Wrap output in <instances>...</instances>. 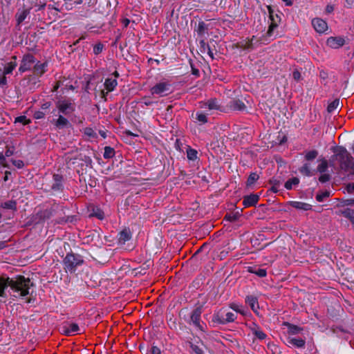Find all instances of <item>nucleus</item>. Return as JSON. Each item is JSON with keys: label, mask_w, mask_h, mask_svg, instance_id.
Listing matches in <instances>:
<instances>
[{"label": "nucleus", "mask_w": 354, "mask_h": 354, "mask_svg": "<svg viewBox=\"0 0 354 354\" xmlns=\"http://www.w3.org/2000/svg\"><path fill=\"white\" fill-rule=\"evenodd\" d=\"M10 288V295L17 299H26V303H30V299L28 297L30 295V290L33 287L29 278L22 275H17L10 278L6 275L0 277V297H6L5 290Z\"/></svg>", "instance_id": "1"}, {"label": "nucleus", "mask_w": 354, "mask_h": 354, "mask_svg": "<svg viewBox=\"0 0 354 354\" xmlns=\"http://www.w3.org/2000/svg\"><path fill=\"white\" fill-rule=\"evenodd\" d=\"M333 159L338 161L341 169L344 170H348L354 165L353 158L346 149L343 147H340L337 150L335 154L333 156Z\"/></svg>", "instance_id": "2"}, {"label": "nucleus", "mask_w": 354, "mask_h": 354, "mask_svg": "<svg viewBox=\"0 0 354 354\" xmlns=\"http://www.w3.org/2000/svg\"><path fill=\"white\" fill-rule=\"evenodd\" d=\"M236 317V313L221 308L214 313L212 321L218 324L225 325L234 322Z\"/></svg>", "instance_id": "3"}, {"label": "nucleus", "mask_w": 354, "mask_h": 354, "mask_svg": "<svg viewBox=\"0 0 354 354\" xmlns=\"http://www.w3.org/2000/svg\"><path fill=\"white\" fill-rule=\"evenodd\" d=\"M63 263L65 266L64 269L66 271L73 272L77 266L83 264L84 260L80 254L68 253L64 259Z\"/></svg>", "instance_id": "4"}, {"label": "nucleus", "mask_w": 354, "mask_h": 354, "mask_svg": "<svg viewBox=\"0 0 354 354\" xmlns=\"http://www.w3.org/2000/svg\"><path fill=\"white\" fill-rule=\"evenodd\" d=\"M59 111L64 115H69L75 111V105L70 100H59L56 103Z\"/></svg>", "instance_id": "5"}, {"label": "nucleus", "mask_w": 354, "mask_h": 354, "mask_svg": "<svg viewBox=\"0 0 354 354\" xmlns=\"http://www.w3.org/2000/svg\"><path fill=\"white\" fill-rule=\"evenodd\" d=\"M171 85L166 82H162L156 84L151 88V93L153 95H158L159 96H165L171 93Z\"/></svg>", "instance_id": "6"}, {"label": "nucleus", "mask_w": 354, "mask_h": 354, "mask_svg": "<svg viewBox=\"0 0 354 354\" xmlns=\"http://www.w3.org/2000/svg\"><path fill=\"white\" fill-rule=\"evenodd\" d=\"M201 307H197L196 308H195L191 313L189 324H192L198 330L201 331H205L203 325L201 324Z\"/></svg>", "instance_id": "7"}, {"label": "nucleus", "mask_w": 354, "mask_h": 354, "mask_svg": "<svg viewBox=\"0 0 354 354\" xmlns=\"http://www.w3.org/2000/svg\"><path fill=\"white\" fill-rule=\"evenodd\" d=\"M61 333L65 335L71 336L80 330L79 326L75 323L64 322L60 327Z\"/></svg>", "instance_id": "8"}, {"label": "nucleus", "mask_w": 354, "mask_h": 354, "mask_svg": "<svg viewBox=\"0 0 354 354\" xmlns=\"http://www.w3.org/2000/svg\"><path fill=\"white\" fill-rule=\"evenodd\" d=\"M35 62V58L32 55L27 54L25 55L22 59L21 65L19 71L21 73H24L27 71L30 70L32 64Z\"/></svg>", "instance_id": "9"}, {"label": "nucleus", "mask_w": 354, "mask_h": 354, "mask_svg": "<svg viewBox=\"0 0 354 354\" xmlns=\"http://www.w3.org/2000/svg\"><path fill=\"white\" fill-rule=\"evenodd\" d=\"M345 44V39L342 37H330L326 40V45L333 49L339 48Z\"/></svg>", "instance_id": "10"}, {"label": "nucleus", "mask_w": 354, "mask_h": 354, "mask_svg": "<svg viewBox=\"0 0 354 354\" xmlns=\"http://www.w3.org/2000/svg\"><path fill=\"white\" fill-rule=\"evenodd\" d=\"M336 214L347 218L354 227V208L344 207L339 209L336 212Z\"/></svg>", "instance_id": "11"}, {"label": "nucleus", "mask_w": 354, "mask_h": 354, "mask_svg": "<svg viewBox=\"0 0 354 354\" xmlns=\"http://www.w3.org/2000/svg\"><path fill=\"white\" fill-rule=\"evenodd\" d=\"M312 25L319 33H323L328 29L327 23L321 18H315L312 20Z\"/></svg>", "instance_id": "12"}, {"label": "nucleus", "mask_w": 354, "mask_h": 354, "mask_svg": "<svg viewBox=\"0 0 354 354\" xmlns=\"http://www.w3.org/2000/svg\"><path fill=\"white\" fill-rule=\"evenodd\" d=\"M259 199L257 194H250L243 198V205L245 207L254 206Z\"/></svg>", "instance_id": "13"}, {"label": "nucleus", "mask_w": 354, "mask_h": 354, "mask_svg": "<svg viewBox=\"0 0 354 354\" xmlns=\"http://www.w3.org/2000/svg\"><path fill=\"white\" fill-rule=\"evenodd\" d=\"M250 329L252 332V334L259 339L263 340L266 338V334L261 330L259 326H257L254 323H252V324L250 326Z\"/></svg>", "instance_id": "14"}, {"label": "nucleus", "mask_w": 354, "mask_h": 354, "mask_svg": "<svg viewBox=\"0 0 354 354\" xmlns=\"http://www.w3.org/2000/svg\"><path fill=\"white\" fill-rule=\"evenodd\" d=\"M287 342L288 345H291L297 348H304L306 344L305 339L302 338H295L290 337L287 339Z\"/></svg>", "instance_id": "15"}, {"label": "nucleus", "mask_w": 354, "mask_h": 354, "mask_svg": "<svg viewBox=\"0 0 354 354\" xmlns=\"http://www.w3.org/2000/svg\"><path fill=\"white\" fill-rule=\"evenodd\" d=\"M245 303L248 304L251 309L257 313L259 309L258 299L253 295H248L245 297Z\"/></svg>", "instance_id": "16"}, {"label": "nucleus", "mask_w": 354, "mask_h": 354, "mask_svg": "<svg viewBox=\"0 0 354 354\" xmlns=\"http://www.w3.org/2000/svg\"><path fill=\"white\" fill-rule=\"evenodd\" d=\"M29 14L30 9L23 8L21 10H18L17 12L15 15L17 24L19 25L20 24H21Z\"/></svg>", "instance_id": "17"}, {"label": "nucleus", "mask_w": 354, "mask_h": 354, "mask_svg": "<svg viewBox=\"0 0 354 354\" xmlns=\"http://www.w3.org/2000/svg\"><path fill=\"white\" fill-rule=\"evenodd\" d=\"M229 106L234 111H243L246 108L245 104L240 100L230 101Z\"/></svg>", "instance_id": "18"}, {"label": "nucleus", "mask_w": 354, "mask_h": 354, "mask_svg": "<svg viewBox=\"0 0 354 354\" xmlns=\"http://www.w3.org/2000/svg\"><path fill=\"white\" fill-rule=\"evenodd\" d=\"M53 180H54V183L52 185V189L55 191L62 189L63 187V185H62L63 177H62V176H61L59 174H54L53 175Z\"/></svg>", "instance_id": "19"}, {"label": "nucleus", "mask_w": 354, "mask_h": 354, "mask_svg": "<svg viewBox=\"0 0 354 354\" xmlns=\"http://www.w3.org/2000/svg\"><path fill=\"white\" fill-rule=\"evenodd\" d=\"M290 205L295 209L304 211L309 210L312 208L311 205L300 201H292L290 202Z\"/></svg>", "instance_id": "20"}, {"label": "nucleus", "mask_w": 354, "mask_h": 354, "mask_svg": "<svg viewBox=\"0 0 354 354\" xmlns=\"http://www.w3.org/2000/svg\"><path fill=\"white\" fill-rule=\"evenodd\" d=\"M117 85H118V82H117L116 79L107 78L104 82V87L107 91L106 93H108L109 92L113 91Z\"/></svg>", "instance_id": "21"}, {"label": "nucleus", "mask_w": 354, "mask_h": 354, "mask_svg": "<svg viewBox=\"0 0 354 354\" xmlns=\"http://www.w3.org/2000/svg\"><path fill=\"white\" fill-rule=\"evenodd\" d=\"M53 123L59 129H62L66 127L69 122L68 120L62 115H59L57 120H54Z\"/></svg>", "instance_id": "22"}, {"label": "nucleus", "mask_w": 354, "mask_h": 354, "mask_svg": "<svg viewBox=\"0 0 354 354\" xmlns=\"http://www.w3.org/2000/svg\"><path fill=\"white\" fill-rule=\"evenodd\" d=\"M131 238V234L129 230L124 229L119 234V242L121 243H124L126 241L130 240Z\"/></svg>", "instance_id": "23"}, {"label": "nucleus", "mask_w": 354, "mask_h": 354, "mask_svg": "<svg viewBox=\"0 0 354 354\" xmlns=\"http://www.w3.org/2000/svg\"><path fill=\"white\" fill-rule=\"evenodd\" d=\"M269 12H270V19L272 21L270 25L269 26L268 30L267 31L268 36L270 37L272 35L273 30L277 27V24L274 21L272 12L270 7H268Z\"/></svg>", "instance_id": "24"}, {"label": "nucleus", "mask_w": 354, "mask_h": 354, "mask_svg": "<svg viewBox=\"0 0 354 354\" xmlns=\"http://www.w3.org/2000/svg\"><path fill=\"white\" fill-rule=\"evenodd\" d=\"M284 325L288 327V332L289 334H291V335L298 334L302 330L299 326L292 324H290L288 322H284Z\"/></svg>", "instance_id": "25"}, {"label": "nucleus", "mask_w": 354, "mask_h": 354, "mask_svg": "<svg viewBox=\"0 0 354 354\" xmlns=\"http://www.w3.org/2000/svg\"><path fill=\"white\" fill-rule=\"evenodd\" d=\"M196 30L199 36H203L207 32V26L204 21H199Z\"/></svg>", "instance_id": "26"}, {"label": "nucleus", "mask_w": 354, "mask_h": 354, "mask_svg": "<svg viewBox=\"0 0 354 354\" xmlns=\"http://www.w3.org/2000/svg\"><path fill=\"white\" fill-rule=\"evenodd\" d=\"M1 207L3 209L16 210L17 209V203L15 201H12V200L8 201L2 203L1 204Z\"/></svg>", "instance_id": "27"}, {"label": "nucleus", "mask_w": 354, "mask_h": 354, "mask_svg": "<svg viewBox=\"0 0 354 354\" xmlns=\"http://www.w3.org/2000/svg\"><path fill=\"white\" fill-rule=\"evenodd\" d=\"M46 67V64H36L34 67L35 73L37 75H41L45 72V68Z\"/></svg>", "instance_id": "28"}, {"label": "nucleus", "mask_w": 354, "mask_h": 354, "mask_svg": "<svg viewBox=\"0 0 354 354\" xmlns=\"http://www.w3.org/2000/svg\"><path fill=\"white\" fill-rule=\"evenodd\" d=\"M230 308L234 310L236 313H239L240 314L245 315L246 314V310L241 306L236 303H232L230 304Z\"/></svg>", "instance_id": "29"}, {"label": "nucleus", "mask_w": 354, "mask_h": 354, "mask_svg": "<svg viewBox=\"0 0 354 354\" xmlns=\"http://www.w3.org/2000/svg\"><path fill=\"white\" fill-rule=\"evenodd\" d=\"M328 167V161L326 159H323L321 160V162L318 165L317 167V170L320 174L325 173Z\"/></svg>", "instance_id": "30"}, {"label": "nucleus", "mask_w": 354, "mask_h": 354, "mask_svg": "<svg viewBox=\"0 0 354 354\" xmlns=\"http://www.w3.org/2000/svg\"><path fill=\"white\" fill-rule=\"evenodd\" d=\"M16 66H17V63L15 61L10 62L8 63V64L4 68L3 75H6L11 74Z\"/></svg>", "instance_id": "31"}, {"label": "nucleus", "mask_w": 354, "mask_h": 354, "mask_svg": "<svg viewBox=\"0 0 354 354\" xmlns=\"http://www.w3.org/2000/svg\"><path fill=\"white\" fill-rule=\"evenodd\" d=\"M299 183V180L297 177L292 178L287 180L285 183L286 189L290 190L292 189L294 185H297Z\"/></svg>", "instance_id": "32"}, {"label": "nucleus", "mask_w": 354, "mask_h": 354, "mask_svg": "<svg viewBox=\"0 0 354 354\" xmlns=\"http://www.w3.org/2000/svg\"><path fill=\"white\" fill-rule=\"evenodd\" d=\"M189 346L191 348V352L194 354H205V352L202 347L200 346L195 344L192 342H189Z\"/></svg>", "instance_id": "33"}, {"label": "nucleus", "mask_w": 354, "mask_h": 354, "mask_svg": "<svg viewBox=\"0 0 354 354\" xmlns=\"http://www.w3.org/2000/svg\"><path fill=\"white\" fill-rule=\"evenodd\" d=\"M299 170V172L303 175H305L306 176H313V173L310 171V165L308 163L304 164V165L301 167Z\"/></svg>", "instance_id": "34"}, {"label": "nucleus", "mask_w": 354, "mask_h": 354, "mask_svg": "<svg viewBox=\"0 0 354 354\" xmlns=\"http://www.w3.org/2000/svg\"><path fill=\"white\" fill-rule=\"evenodd\" d=\"M197 154L198 151L194 149L189 147L187 149V156L190 160H196L198 158Z\"/></svg>", "instance_id": "35"}, {"label": "nucleus", "mask_w": 354, "mask_h": 354, "mask_svg": "<svg viewBox=\"0 0 354 354\" xmlns=\"http://www.w3.org/2000/svg\"><path fill=\"white\" fill-rule=\"evenodd\" d=\"M115 155V150L113 148L106 146L104 147V158L105 159H109L114 156Z\"/></svg>", "instance_id": "36"}, {"label": "nucleus", "mask_w": 354, "mask_h": 354, "mask_svg": "<svg viewBox=\"0 0 354 354\" xmlns=\"http://www.w3.org/2000/svg\"><path fill=\"white\" fill-rule=\"evenodd\" d=\"M240 47L245 50H250L254 48L253 39L244 40L241 43Z\"/></svg>", "instance_id": "37"}, {"label": "nucleus", "mask_w": 354, "mask_h": 354, "mask_svg": "<svg viewBox=\"0 0 354 354\" xmlns=\"http://www.w3.org/2000/svg\"><path fill=\"white\" fill-rule=\"evenodd\" d=\"M207 108L210 110L215 109L218 110L220 109V106L218 104V101L216 99H212L210 100H208L206 103Z\"/></svg>", "instance_id": "38"}, {"label": "nucleus", "mask_w": 354, "mask_h": 354, "mask_svg": "<svg viewBox=\"0 0 354 354\" xmlns=\"http://www.w3.org/2000/svg\"><path fill=\"white\" fill-rule=\"evenodd\" d=\"M318 156V151L317 150H311L306 151L305 153V159L306 160H313L315 159Z\"/></svg>", "instance_id": "39"}, {"label": "nucleus", "mask_w": 354, "mask_h": 354, "mask_svg": "<svg viewBox=\"0 0 354 354\" xmlns=\"http://www.w3.org/2000/svg\"><path fill=\"white\" fill-rule=\"evenodd\" d=\"M259 176L257 173H251L247 180V185L251 186L259 179Z\"/></svg>", "instance_id": "40"}, {"label": "nucleus", "mask_w": 354, "mask_h": 354, "mask_svg": "<svg viewBox=\"0 0 354 354\" xmlns=\"http://www.w3.org/2000/svg\"><path fill=\"white\" fill-rule=\"evenodd\" d=\"M339 100L338 99H336L333 100L332 102H330L327 107V111L328 113H332L339 106Z\"/></svg>", "instance_id": "41"}, {"label": "nucleus", "mask_w": 354, "mask_h": 354, "mask_svg": "<svg viewBox=\"0 0 354 354\" xmlns=\"http://www.w3.org/2000/svg\"><path fill=\"white\" fill-rule=\"evenodd\" d=\"M250 272L252 273H254L255 274H257V276H259L260 277H266L267 274L266 270L263 268H257V269H254V270H252L251 268V269H250Z\"/></svg>", "instance_id": "42"}, {"label": "nucleus", "mask_w": 354, "mask_h": 354, "mask_svg": "<svg viewBox=\"0 0 354 354\" xmlns=\"http://www.w3.org/2000/svg\"><path fill=\"white\" fill-rule=\"evenodd\" d=\"M330 195V193L327 191L323 192L322 193L317 194L316 196V199L319 202H322L324 198H328Z\"/></svg>", "instance_id": "43"}, {"label": "nucleus", "mask_w": 354, "mask_h": 354, "mask_svg": "<svg viewBox=\"0 0 354 354\" xmlns=\"http://www.w3.org/2000/svg\"><path fill=\"white\" fill-rule=\"evenodd\" d=\"M15 122H19V123H21L24 125H25V124H29L30 122V120L29 119H28L26 116L21 115V116L17 117L15 118Z\"/></svg>", "instance_id": "44"}, {"label": "nucleus", "mask_w": 354, "mask_h": 354, "mask_svg": "<svg viewBox=\"0 0 354 354\" xmlns=\"http://www.w3.org/2000/svg\"><path fill=\"white\" fill-rule=\"evenodd\" d=\"M238 218L239 216L237 214H227L224 218V219L230 222H235L238 220Z\"/></svg>", "instance_id": "45"}, {"label": "nucleus", "mask_w": 354, "mask_h": 354, "mask_svg": "<svg viewBox=\"0 0 354 354\" xmlns=\"http://www.w3.org/2000/svg\"><path fill=\"white\" fill-rule=\"evenodd\" d=\"M330 180V175L328 174L323 173L319 178V181L322 183H325Z\"/></svg>", "instance_id": "46"}, {"label": "nucleus", "mask_w": 354, "mask_h": 354, "mask_svg": "<svg viewBox=\"0 0 354 354\" xmlns=\"http://www.w3.org/2000/svg\"><path fill=\"white\" fill-rule=\"evenodd\" d=\"M91 216H95L97 218L102 220L104 218V214L101 209H97L95 210H93V212L91 214Z\"/></svg>", "instance_id": "47"}, {"label": "nucleus", "mask_w": 354, "mask_h": 354, "mask_svg": "<svg viewBox=\"0 0 354 354\" xmlns=\"http://www.w3.org/2000/svg\"><path fill=\"white\" fill-rule=\"evenodd\" d=\"M196 119L200 122L205 124L207 122V118L205 114L203 113H196Z\"/></svg>", "instance_id": "48"}, {"label": "nucleus", "mask_w": 354, "mask_h": 354, "mask_svg": "<svg viewBox=\"0 0 354 354\" xmlns=\"http://www.w3.org/2000/svg\"><path fill=\"white\" fill-rule=\"evenodd\" d=\"M104 48V45L101 43H98L93 47V53L95 55H98L102 53Z\"/></svg>", "instance_id": "49"}, {"label": "nucleus", "mask_w": 354, "mask_h": 354, "mask_svg": "<svg viewBox=\"0 0 354 354\" xmlns=\"http://www.w3.org/2000/svg\"><path fill=\"white\" fill-rule=\"evenodd\" d=\"M84 133L85 135L88 136L91 138H94L96 136V133L94 130L91 127H86L84 130Z\"/></svg>", "instance_id": "50"}, {"label": "nucleus", "mask_w": 354, "mask_h": 354, "mask_svg": "<svg viewBox=\"0 0 354 354\" xmlns=\"http://www.w3.org/2000/svg\"><path fill=\"white\" fill-rule=\"evenodd\" d=\"M46 115V112L45 111H41V110H39V111H36L35 113H34V118L35 119H42L44 118Z\"/></svg>", "instance_id": "51"}, {"label": "nucleus", "mask_w": 354, "mask_h": 354, "mask_svg": "<svg viewBox=\"0 0 354 354\" xmlns=\"http://www.w3.org/2000/svg\"><path fill=\"white\" fill-rule=\"evenodd\" d=\"M160 350L158 347L153 346L147 354H160Z\"/></svg>", "instance_id": "52"}, {"label": "nucleus", "mask_w": 354, "mask_h": 354, "mask_svg": "<svg viewBox=\"0 0 354 354\" xmlns=\"http://www.w3.org/2000/svg\"><path fill=\"white\" fill-rule=\"evenodd\" d=\"M346 190L348 194L354 192V183H348L346 187Z\"/></svg>", "instance_id": "53"}, {"label": "nucleus", "mask_w": 354, "mask_h": 354, "mask_svg": "<svg viewBox=\"0 0 354 354\" xmlns=\"http://www.w3.org/2000/svg\"><path fill=\"white\" fill-rule=\"evenodd\" d=\"M51 102H46L45 103H44L42 105H41V111H45L46 113L47 110L51 106Z\"/></svg>", "instance_id": "54"}, {"label": "nucleus", "mask_w": 354, "mask_h": 354, "mask_svg": "<svg viewBox=\"0 0 354 354\" xmlns=\"http://www.w3.org/2000/svg\"><path fill=\"white\" fill-rule=\"evenodd\" d=\"M292 77L295 80L299 81L301 80V75L299 71L295 70L292 73Z\"/></svg>", "instance_id": "55"}, {"label": "nucleus", "mask_w": 354, "mask_h": 354, "mask_svg": "<svg viewBox=\"0 0 354 354\" xmlns=\"http://www.w3.org/2000/svg\"><path fill=\"white\" fill-rule=\"evenodd\" d=\"M270 183L273 185H280L281 182L276 178H272L270 180Z\"/></svg>", "instance_id": "56"}, {"label": "nucleus", "mask_w": 354, "mask_h": 354, "mask_svg": "<svg viewBox=\"0 0 354 354\" xmlns=\"http://www.w3.org/2000/svg\"><path fill=\"white\" fill-rule=\"evenodd\" d=\"M325 10H326V13H327V14L332 13L334 10V6L330 5V4L327 5Z\"/></svg>", "instance_id": "57"}, {"label": "nucleus", "mask_w": 354, "mask_h": 354, "mask_svg": "<svg viewBox=\"0 0 354 354\" xmlns=\"http://www.w3.org/2000/svg\"><path fill=\"white\" fill-rule=\"evenodd\" d=\"M206 50H207V54L209 55V56L212 59H214V53H213V51H212V48H210V46H209V45H207Z\"/></svg>", "instance_id": "58"}, {"label": "nucleus", "mask_w": 354, "mask_h": 354, "mask_svg": "<svg viewBox=\"0 0 354 354\" xmlns=\"http://www.w3.org/2000/svg\"><path fill=\"white\" fill-rule=\"evenodd\" d=\"M13 164L17 166L18 168H21L24 166V162L22 160H15L13 162Z\"/></svg>", "instance_id": "59"}, {"label": "nucleus", "mask_w": 354, "mask_h": 354, "mask_svg": "<svg viewBox=\"0 0 354 354\" xmlns=\"http://www.w3.org/2000/svg\"><path fill=\"white\" fill-rule=\"evenodd\" d=\"M7 84V79L6 75H3L2 77H0V85L4 86Z\"/></svg>", "instance_id": "60"}, {"label": "nucleus", "mask_w": 354, "mask_h": 354, "mask_svg": "<svg viewBox=\"0 0 354 354\" xmlns=\"http://www.w3.org/2000/svg\"><path fill=\"white\" fill-rule=\"evenodd\" d=\"M192 73L196 77H198L200 74L198 69L195 68L193 66H192Z\"/></svg>", "instance_id": "61"}, {"label": "nucleus", "mask_w": 354, "mask_h": 354, "mask_svg": "<svg viewBox=\"0 0 354 354\" xmlns=\"http://www.w3.org/2000/svg\"><path fill=\"white\" fill-rule=\"evenodd\" d=\"M8 241H0V250L6 248L8 246Z\"/></svg>", "instance_id": "62"}, {"label": "nucleus", "mask_w": 354, "mask_h": 354, "mask_svg": "<svg viewBox=\"0 0 354 354\" xmlns=\"http://www.w3.org/2000/svg\"><path fill=\"white\" fill-rule=\"evenodd\" d=\"M6 161L5 156L2 153L0 152V166L4 165V162Z\"/></svg>", "instance_id": "63"}, {"label": "nucleus", "mask_w": 354, "mask_h": 354, "mask_svg": "<svg viewBox=\"0 0 354 354\" xmlns=\"http://www.w3.org/2000/svg\"><path fill=\"white\" fill-rule=\"evenodd\" d=\"M283 2L285 3L286 6H290L292 5L293 1L292 0H281Z\"/></svg>", "instance_id": "64"}]
</instances>
